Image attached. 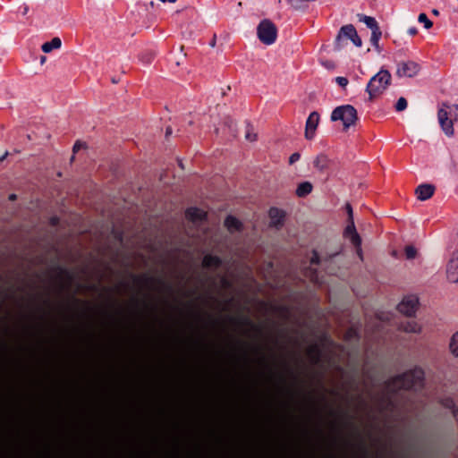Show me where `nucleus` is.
Listing matches in <instances>:
<instances>
[{
    "instance_id": "e433bc0d",
    "label": "nucleus",
    "mask_w": 458,
    "mask_h": 458,
    "mask_svg": "<svg viewBox=\"0 0 458 458\" xmlns=\"http://www.w3.org/2000/svg\"><path fill=\"white\" fill-rule=\"evenodd\" d=\"M432 13H433L434 15H438V14H439V12H438L437 9H433V10H432Z\"/></svg>"
},
{
    "instance_id": "6ab92c4d",
    "label": "nucleus",
    "mask_w": 458,
    "mask_h": 458,
    "mask_svg": "<svg viewBox=\"0 0 458 458\" xmlns=\"http://www.w3.org/2000/svg\"><path fill=\"white\" fill-rule=\"evenodd\" d=\"M359 21L365 23L368 28H369L372 30H378V24L374 17L367 16L364 14H359Z\"/></svg>"
},
{
    "instance_id": "a878e982",
    "label": "nucleus",
    "mask_w": 458,
    "mask_h": 458,
    "mask_svg": "<svg viewBox=\"0 0 458 458\" xmlns=\"http://www.w3.org/2000/svg\"><path fill=\"white\" fill-rule=\"evenodd\" d=\"M406 107H407V100L403 97L399 98L395 104V110L397 112H402V111L405 110Z\"/></svg>"
},
{
    "instance_id": "4be33fe9",
    "label": "nucleus",
    "mask_w": 458,
    "mask_h": 458,
    "mask_svg": "<svg viewBox=\"0 0 458 458\" xmlns=\"http://www.w3.org/2000/svg\"><path fill=\"white\" fill-rule=\"evenodd\" d=\"M449 347H450V351H451L452 354L455 358H458V332H456L455 334L453 335L451 341H450Z\"/></svg>"
},
{
    "instance_id": "aec40b11",
    "label": "nucleus",
    "mask_w": 458,
    "mask_h": 458,
    "mask_svg": "<svg viewBox=\"0 0 458 458\" xmlns=\"http://www.w3.org/2000/svg\"><path fill=\"white\" fill-rule=\"evenodd\" d=\"M225 225L229 231L234 232L240 229L241 222L234 216H229L225 220Z\"/></svg>"
},
{
    "instance_id": "ea45409f",
    "label": "nucleus",
    "mask_w": 458,
    "mask_h": 458,
    "mask_svg": "<svg viewBox=\"0 0 458 458\" xmlns=\"http://www.w3.org/2000/svg\"><path fill=\"white\" fill-rule=\"evenodd\" d=\"M169 3H175L177 0H167Z\"/></svg>"
},
{
    "instance_id": "9d476101",
    "label": "nucleus",
    "mask_w": 458,
    "mask_h": 458,
    "mask_svg": "<svg viewBox=\"0 0 458 458\" xmlns=\"http://www.w3.org/2000/svg\"><path fill=\"white\" fill-rule=\"evenodd\" d=\"M319 123V114L317 112L310 114L305 125V138L312 140L315 136L316 130Z\"/></svg>"
},
{
    "instance_id": "393cba45",
    "label": "nucleus",
    "mask_w": 458,
    "mask_h": 458,
    "mask_svg": "<svg viewBox=\"0 0 458 458\" xmlns=\"http://www.w3.org/2000/svg\"><path fill=\"white\" fill-rule=\"evenodd\" d=\"M404 252L407 259H413L417 256V250L411 245L406 246L404 249Z\"/></svg>"
},
{
    "instance_id": "bb28decb",
    "label": "nucleus",
    "mask_w": 458,
    "mask_h": 458,
    "mask_svg": "<svg viewBox=\"0 0 458 458\" xmlns=\"http://www.w3.org/2000/svg\"><path fill=\"white\" fill-rule=\"evenodd\" d=\"M443 404L449 408V409H452L453 410V414L455 418H458V409H454V402L453 400L451 399H446L444 401Z\"/></svg>"
},
{
    "instance_id": "c756f323",
    "label": "nucleus",
    "mask_w": 458,
    "mask_h": 458,
    "mask_svg": "<svg viewBox=\"0 0 458 458\" xmlns=\"http://www.w3.org/2000/svg\"><path fill=\"white\" fill-rule=\"evenodd\" d=\"M345 209H346V212L348 214V220L349 221H354L353 220V210H352V207L351 206L350 203H346L345 204Z\"/></svg>"
},
{
    "instance_id": "20e7f679",
    "label": "nucleus",
    "mask_w": 458,
    "mask_h": 458,
    "mask_svg": "<svg viewBox=\"0 0 458 458\" xmlns=\"http://www.w3.org/2000/svg\"><path fill=\"white\" fill-rule=\"evenodd\" d=\"M391 74L387 70H380L369 81L366 91L369 99H373L387 88L390 83Z\"/></svg>"
},
{
    "instance_id": "7ed1b4c3",
    "label": "nucleus",
    "mask_w": 458,
    "mask_h": 458,
    "mask_svg": "<svg viewBox=\"0 0 458 458\" xmlns=\"http://www.w3.org/2000/svg\"><path fill=\"white\" fill-rule=\"evenodd\" d=\"M331 121H340L344 130H348L355 125L358 121L357 110L352 105H343L335 107L331 113Z\"/></svg>"
},
{
    "instance_id": "2f4dec72",
    "label": "nucleus",
    "mask_w": 458,
    "mask_h": 458,
    "mask_svg": "<svg viewBox=\"0 0 458 458\" xmlns=\"http://www.w3.org/2000/svg\"><path fill=\"white\" fill-rule=\"evenodd\" d=\"M83 143L77 141L72 147V151L75 153L83 147Z\"/></svg>"
},
{
    "instance_id": "c9c22d12",
    "label": "nucleus",
    "mask_w": 458,
    "mask_h": 458,
    "mask_svg": "<svg viewBox=\"0 0 458 458\" xmlns=\"http://www.w3.org/2000/svg\"><path fill=\"white\" fill-rule=\"evenodd\" d=\"M172 133V129L171 128H167L166 129V131H165V136H168Z\"/></svg>"
},
{
    "instance_id": "5701e85b",
    "label": "nucleus",
    "mask_w": 458,
    "mask_h": 458,
    "mask_svg": "<svg viewBox=\"0 0 458 458\" xmlns=\"http://www.w3.org/2000/svg\"><path fill=\"white\" fill-rule=\"evenodd\" d=\"M381 36L382 32L380 29L371 31L370 42L372 46H374L375 47H378V42L381 38Z\"/></svg>"
},
{
    "instance_id": "b1692460",
    "label": "nucleus",
    "mask_w": 458,
    "mask_h": 458,
    "mask_svg": "<svg viewBox=\"0 0 458 458\" xmlns=\"http://www.w3.org/2000/svg\"><path fill=\"white\" fill-rule=\"evenodd\" d=\"M418 21L421 23H423L424 25V28L426 30H428L432 27L433 23L432 21L428 18V16L426 15V13H421L419 17H418Z\"/></svg>"
},
{
    "instance_id": "cd10ccee",
    "label": "nucleus",
    "mask_w": 458,
    "mask_h": 458,
    "mask_svg": "<svg viewBox=\"0 0 458 458\" xmlns=\"http://www.w3.org/2000/svg\"><path fill=\"white\" fill-rule=\"evenodd\" d=\"M245 139L250 142H253L257 140V134L249 129L245 133Z\"/></svg>"
},
{
    "instance_id": "dca6fc26",
    "label": "nucleus",
    "mask_w": 458,
    "mask_h": 458,
    "mask_svg": "<svg viewBox=\"0 0 458 458\" xmlns=\"http://www.w3.org/2000/svg\"><path fill=\"white\" fill-rule=\"evenodd\" d=\"M62 46V41L59 38L55 37L52 38L50 41L45 42L41 49L44 53H50L54 49H58Z\"/></svg>"
},
{
    "instance_id": "a211bd4d",
    "label": "nucleus",
    "mask_w": 458,
    "mask_h": 458,
    "mask_svg": "<svg viewBox=\"0 0 458 458\" xmlns=\"http://www.w3.org/2000/svg\"><path fill=\"white\" fill-rule=\"evenodd\" d=\"M400 328L406 333H420L421 330L420 326L416 321H408L402 323Z\"/></svg>"
},
{
    "instance_id": "58836bf2",
    "label": "nucleus",
    "mask_w": 458,
    "mask_h": 458,
    "mask_svg": "<svg viewBox=\"0 0 458 458\" xmlns=\"http://www.w3.org/2000/svg\"><path fill=\"white\" fill-rule=\"evenodd\" d=\"M10 199H15V195L14 194L10 195Z\"/></svg>"
},
{
    "instance_id": "7c9ffc66",
    "label": "nucleus",
    "mask_w": 458,
    "mask_h": 458,
    "mask_svg": "<svg viewBox=\"0 0 458 458\" xmlns=\"http://www.w3.org/2000/svg\"><path fill=\"white\" fill-rule=\"evenodd\" d=\"M300 158H301V155H300V153H298V152H294V153H293V154L290 156V157H289V164H290V165H293V164H294L295 162L299 161V160H300Z\"/></svg>"
},
{
    "instance_id": "a19ab883",
    "label": "nucleus",
    "mask_w": 458,
    "mask_h": 458,
    "mask_svg": "<svg viewBox=\"0 0 458 458\" xmlns=\"http://www.w3.org/2000/svg\"><path fill=\"white\" fill-rule=\"evenodd\" d=\"M73 160H74V156H72L71 162H72Z\"/></svg>"
},
{
    "instance_id": "f3484780",
    "label": "nucleus",
    "mask_w": 458,
    "mask_h": 458,
    "mask_svg": "<svg viewBox=\"0 0 458 458\" xmlns=\"http://www.w3.org/2000/svg\"><path fill=\"white\" fill-rule=\"evenodd\" d=\"M328 158L325 155H318L313 161L314 167L319 171L324 172L328 166Z\"/></svg>"
},
{
    "instance_id": "0eeeda50",
    "label": "nucleus",
    "mask_w": 458,
    "mask_h": 458,
    "mask_svg": "<svg viewBox=\"0 0 458 458\" xmlns=\"http://www.w3.org/2000/svg\"><path fill=\"white\" fill-rule=\"evenodd\" d=\"M419 304V298L416 295H408L399 302L397 309L402 314L412 317L415 315Z\"/></svg>"
},
{
    "instance_id": "412c9836",
    "label": "nucleus",
    "mask_w": 458,
    "mask_h": 458,
    "mask_svg": "<svg viewBox=\"0 0 458 458\" xmlns=\"http://www.w3.org/2000/svg\"><path fill=\"white\" fill-rule=\"evenodd\" d=\"M221 263V260L219 259V258L216 257V256H212V255H206L204 258H203V261H202V264L204 267H218Z\"/></svg>"
},
{
    "instance_id": "f03ea898",
    "label": "nucleus",
    "mask_w": 458,
    "mask_h": 458,
    "mask_svg": "<svg viewBox=\"0 0 458 458\" xmlns=\"http://www.w3.org/2000/svg\"><path fill=\"white\" fill-rule=\"evenodd\" d=\"M439 124L447 136H453L454 122L458 120V105L443 104L437 114Z\"/></svg>"
},
{
    "instance_id": "f8f14e48",
    "label": "nucleus",
    "mask_w": 458,
    "mask_h": 458,
    "mask_svg": "<svg viewBox=\"0 0 458 458\" xmlns=\"http://www.w3.org/2000/svg\"><path fill=\"white\" fill-rule=\"evenodd\" d=\"M435 190H436V188L433 184L423 183V184H420L416 188L415 194L419 200L425 201L433 196Z\"/></svg>"
},
{
    "instance_id": "39448f33",
    "label": "nucleus",
    "mask_w": 458,
    "mask_h": 458,
    "mask_svg": "<svg viewBox=\"0 0 458 458\" xmlns=\"http://www.w3.org/2000/svg\"><path fill=\"white\" fill-rule=\"evenodd\" d=\"M345 39H350L357 47H360L362 45V40L352 24L344 25L340 28L335 41V49L337 51L342 50L345 46Z\"/></svg>"
},
{
    "instance_id": "ddd939ff",
    "label": "nucleus",
    "mask_w": 458,
    "mask_h": 458,
    "mask_svg": "<svg viewBox=\"0 0 458 458\" xmlns=\"http://www.w3.org/2000/svg\"><path fill=\"white\" fill-rule=\"evenodd\" d=\"M269 217L270 225L276 228H279L284 224L285 213L277 208H271L269 209Z\"/></svg>"
},
{
    "instance_id": "72a5a7b5",
    "label": "nucleus",
    "mask_w": 458,
    "mask_h": 458,
    "mask_svg": "<svg viewBox=\"0 0 458 458\" xmlns=\"http://www.w3.org/2000/svg\"><path fill=\"white\" fill-rule=\"evenodd\" d=\"M408 33L411 36H414L415 34H417V29L415 27H411L408 30Z\"/></svg>"
},
{
    "instance_id": "6e6552de",
    "label": "nucleus",
    "mask_w": 458,
    "mask_h": 458,
    "mask_svg": "<svg viewBox=\"0 0 458 458\" xmlns=\"http://www.w3.org/2000/svg\"><path fill=\"white\" fill-rule=\"evenodd\" d=\"M420 72V65L413 61L403 62L398 64L396 74L400 78H412Z\"/></svg>"
},
{
    "instance_id": "473e14b6",
    "label": "nucleus",
    "mask_w": 458,
    "mask_h": 458,
    "mask_svg": "<svg viewBox=\"0 0 458 458\" xmlns=\"http://www.w3.org/2000/svg\"><path fill=\"white\" fill-rule=\"evenodd\" d=\"M310 262L311 264H318L319 262V258L317 252H313Z\"/></svg>"
},
{
    "instance_id": "1a4fd4ad",
    "label": "nucleus",
    "mask_w": 458,
    "mask_h": 458,
    "mask_svg": "<svg viewBox=\"0 0 458 458\" xmlns=\"http://www.w3.org/2000/svg\"><path fill=\"white\" fill-rule=\"evenodd\" d=\"M344 235L348 237L352 243L356 247L357 254L360 259H362L361 238L356 231L354 221H349V224L344 230Z\"/></svg>"
},
{
    "instance_id": "423d86ee",
    "label": "nucleus",
    "mask_w": 458,
    "mask_h": 458,
    "mask_svg": "<svg viewBox=\"0 0 458 458\" xmlns=\"http://www.w3.org/2000/svg\"><path fill=\"white\" fill-rule=\"evenodd\" d=\"M259 39L267 46L274 44L277 38V29L268 19L262 20L257 27Z\"/></svg>"
},
{
    "instance_id": "4468645a",
    "label": "nucleus",
    "mask_w": 458,
    "mask_h": 458,
    "mask_svg": "<svg viewBox=\"0 0 458 458\" xmlns=\"http://www.w3.org/2000/svg\"><path fill=\"white\" fill-rule=\"evenodd\" d=\"M186 217L193 223H198L206 218V213L199 208H190L186 210Z\"/></svg>"
},
{
    "instance_id": "f704fd0d",
    "label": "nucleus",
    "mask_w": 458,
    "mask_h": 458,
    "mask_svg": "<svg viewBox=\"0 0 458 458\" xmlns=\"http://www.w3.org/2000/svg\"><path fill=\"white\" fill-rule=\"evenodd\" d=\"M9 155V152L6 150L1 157H0V162L4 160L6 157Z\"/></svg>"
},
{
    "instance_id": "9b49d317",
    "label": "nucleus",
    "mask_w": 458,
    "mask_h": 458,
    "mask_svg": "<svg viewBox=\"0 0 458 458\" xmlns=\"http://www.w3.org/2000/svg\"><path fill=\"white\" fill-rule=\"evenodd\" d=\"M446 276L452 283H458V250L454 252L446 267Z\"/></svg>"
},
{
    "instance_id": "2eb2a0df",
    "label": "nucleus",
    "mask_w": 458,
    "mask_h": 458,
    "mask_svg": "<svg viewBox=\"0 0 458 458\" xmlns=\"http://www.w3.org/2000/svg\"><path fill=\"white\" fill-rule=\"evenodd\" d=\"M313 190V185L311 182L305 181L298 184L295 194L299 198H303L309 195Z\"/></svg>"
},
{
    "instance_id": "4c0bfd02",
    "label": "nucleus",
    "mask_w": 458,
    "mask_h": 458,
    "mask_svg": "<svg viewBox=\"0 0 458 458\" xmlns=\"http://www.w3.org/2000/svg\"><path fill=\"white\" fill-rule=\"evenodd\" d=\"M45 61H46V57H45V56H42V58H41V64H43Z\"/></svg>"
},
{
    "instance_id": "f257e3e1",
    "label": "nucleus",
    "mask_w": 458,
    "mask_h": 458,
    "mask_svg": "<svg viewBox=\"0 0 458 458\" xmlns=\"http://www.w3.org/2000/svg\"><path fill=\"white\" fill-rule=\"evenodd\" d=\"M424 380V372L422 369L415 368L410 371L393 379L389 385L391 390L395 389H417L422 386Z\"/></svg>"
},
{
    "instance_id": "c85d7f7f",
    "label": "nucleus",
    "mask_w": 458,
    "mask_h": 458,
    "mask_svg": "<svg viewBox=\"0 0 458 458\" xmlns=\"http://www.w3.org/2000/svg\"><path fill=\"white\" fill-rule=\"evenodd\" d=\"M335 81H336V83H337L340 87H342L343 89H344V88L347 86V84H348V80H347V78H345V77H342V76H338V77H336V78H335Z\"/></svg>"
}]
</instances>
